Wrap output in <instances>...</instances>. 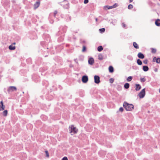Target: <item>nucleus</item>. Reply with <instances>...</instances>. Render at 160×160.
<instances>
[{"label":"nucleus","mask_w":160,"mask_h":160,"mask_svg":"<svg viewBox=\"0 0 160 160\" xmlns=\"http://www.w3.org/2000/svg\"><path fill=\"white\" fill-rule=\"evenodd\" d=\"M155 25L158 26H160V19H158L155 22Z\"/></svg>","instance_id":"nucleus-12"},{"label":"nucleus","mask_w":160,"mask_h":160,"mask_svg":"<svg viewBox=\"0 0 160 160\" xmlns=\"http://www.w3.org/2000/svg\"><path fill=\"white\" fill-rule=\"evenodd\" d=\"M152 50V53H155L156 52V50L155 49L153 48H151Z\"/></svg>","instance_id":"nucleus-26"},{"label":"nucleus","mask_w":160,"mask_h":160,"mask_svg":"<svg viewBox=\"0 0 160 160\" xmlns=\"http://www.w3.org/2000/svg\"><path fill=\"white\" fill-rule=\"evenodd\" d=\"M133 0H129V2L130 3L132 2L133 1Z\"/></svg>","instance_id":"nucleus-41"},{"label":"nucleus","mask_w":160,"mask_h":160,"mask_svg":"<svg viewBox=\"0 0 160 160\" xmlns=\"http://www.w3.org/2000/svg\"><path fill=\"white\" fill-rule=\"evenodd\" d=\"M137 62L138 65H141L142 64V62L140 59L137 60Z\"/></svg>","instance_id":"nucleus-18"},{"label":"nucleus","mask_w":160,"mask_h":160,"mask_svg":"<svg viewBox=\"0 0 160 160\" xmlns=\"http://www.w3.org/2000/svg\"><path fill=\"white\" fill-rule=\"evenodd\" d=\"M123 107L127 111H132L134 108V106L132 104H129L126 102H124Z\"/></svg>","instance_id":"nucleus-1"},{"label":"nucleus","mask_w":160,"mask_h":160,"mask_svg":"<svg viewBox=\"0 0 160 160\" xmlns=\"http://www.w3.org/2000/svg\"><path fill=\"white\" fill-rule=\"evenodd\" d=\"M109 72H111L112 73L114 71V69L112 66H110L109 67Z\"/></svg>","instance_id":"nucleus-15"},{"label":"nucleus","mask_w":160,"mask_h":160,"mask_svg":"<svg viewBox=\"0 0 160 160\" xmlns=\"http://www.w3.org/2000/svg\"><path fill=\"white\" fill-rule=\"evenodd\" d=\"M123 111V108L122 107H120L119 110V111L121 112H122Z\"/></svg>","instance_id":"nucleus-32"},{"label":"nucleus","mask_w":160,"mask_h":160,"mask_svg":"<svg viewBox=\"0 0 160 160\" xmlns=\"http://www.w3.org/2000/svg\"><path fill=\"white\" fill-rule=\"evenodd\" d=\"M159 92L160 93V88L159 90Z\"/></svg>","instance_id":"nucleus-48"},{"label":"nucleus","mask_w":160,"mask_h":160,"mask_svg":"<svg viewBox=\"0 0 160 160\" xmlns=\"http://www.w3.org/2000/svg\"><path fill=\"white\" fill-rule=\"evenodd\" d=\"M88 2V0H84V4H87Z\"/></svg>","instance_id":"nucleus-35"},{"label":"nucleus","mask_w":160,"mask_h":160,"mask_svg":"<svg viewBox=\"0 0 160 160\" xmlns=\"http://www.w3.org/2000/svg\"><path fill=\"white\" fill-rule=\"evenodd\" d=\"M146 79L145 78H141L140 81L141 82H144L146 81Z\"/></svg>","instance_id":"nucleus-27"},{"label":"nucleus","mask_w":160,"mask_h":160,"mask_svg":"<svg viewBox=\"0 0 160 160\" xmlns=\"http://www.w3.org/2000/svg\"><path fill=\"white\" fill-rule=\"evenodd\" d=\"M142 69L144 72H147L149 70L148 67L147 66H143Z\"/></svg>","instance_id":"nucleus-13"},{"label":"nucleus","mask_w":160,"mask_h":160,"mask_svg":"<svg viewBox=\"0 0 160 160\" xmlns=\"http://www.w3.org/2000/svg\"><path fill=\"white\" fill-rule=\"evenodd\" d=\"M69 128L71 133H73V134H76L78 131V129L75 127L73 125H72L71 126H69Z\"/></svg>","instance_id":"nucleus-2"},{"label":"nucleus","mask_w":160,"mask_h":160,"mask_svg":"<svg viewBox=\"0 0 160 160\" xmlns=\"http://www.w3.org/2000/svg\"><path fill=\"white\" fill-rule=\"evenodd\" d=\"M145 88L142 89L139 93L138 95L140 98H142L144 97L145 95Z\"/></svg>","instance_id":"nucleus-3"},{"label":"nucleus","mask_w":160,"mask_h":160,"mask_svg":"<svg viewBox=\"0 0 160 160\" xmlns=\"http://www.w3.org/2000/svg\"><path fill=\"white\" fill-rule=\"evenodd\" d=\"M13 44H15V42H14V43H13Z\"/></svg>","instance_id":"nucleus-47"},{"label":"nucleus","mask_w":160,"mask_h":160,"mask_svg":"<svg viewBox=\"0 0 160 160\" xmlns=\"http://www.w3.org/2000/svg\"><path fill=\"white\" fill-rule=\"evenodd\" d=\"M117 6H118V5L116 3H115V4H114L113 5H112L113 8H116V7H117Z\"/></svg>","instance_id":"nucleus-34"},{"label":"nucleus","mask_w":160,"mask_h":160,"mask_svg":"<svg viewBox=\"0 0 160 160\" xmlns=\"http://www.w3.org/2000/svg\"><path fill=\"white\" fill-rule=\"evenodd\" d=\"M86 47L84 46H83V48L82 50V52H84L86 50Z\"/></svg>","instance_id":"nucleus-29"},{"label":"nucleus","mask_w":160,"mask_h":160,"mask_svg":"<svg viewBox=\"0 0 160 160\" xmlns=\"http://www.w3.org/2000/svg\"><path fill=\"white\" fill-rule=\"evenodd\" d=\"M138 56L140 59H143L145 57L144 54L141 52H139L138 54Z\"/></svg>","instance_id":"nucleus-10"},{"label":"nucleus","mask_w":160,"mask_h":160,"mask_svg":"<svg viewBox=\"0 0 160 160\" xmlns=\"http://www.w3.org/2000/svg\"><path fill=\"white\" fill-rule=\"evenodd\" d=\"M5 106L3 105L2 101H1L0 102V111H2L5 109Z\"/></svg>","instance_id":"nucleus-8"},{"label":"nucleus","mask_w":160,"mask_h":160,"mask_svg":"<svg viewBox=\"0 0 160 160\" xmlns=\"http://www.w3.org/2000/svg\"><path fill=\"white\" fill-rule=\"evenodd\" d=\"M97 49L99 52H101L103 50V48L102 46H99L98 47Z\"/></svg>","instance_id":"nucleus-20"},{"label":"nucleus","mask_w":160,"mask_h":160,"mask_svg":"<svg viewBox=\"0 0 160 160\" xmlns=\"http://www.w3.org/2000/svg\"><path fill=\"white\" fill-rule=\"evenodd\" d=\"M160 1V0H159Z\"/></svg>","instance_id":"nucleus-49"},{"label":"nucleus","mask_w":160,"mask_h":160,"mask_svg":"<svg viewBox=\"0 0 160 160\" xmlns=\"http://www.w3.org/2000/svg\"><path fill=\"white\" fill-rule=\"evenodd\" d=\"M156 62L157 63H160V58H156L155 57H154L153 59V60H155Z\"/></svg>","instance_id":"nucleus-14"},{"label":"nucleus","mask_w":160,"mask_h":160,"mask_svg":"<svg viewBox=\"0 0 160 160\" xmlns=\"http://www.w3.org/2000/svg\"><path fill=\"white\" fill-rule=\"evenodd\" d=\"M17 90V88L15 86H10L8 87L7 91L9 93L14 91H16Z\"/></svg>","instance_id":"nucleus-4"},{"label":"nucleus","mask_w":160,"mask_h":160,"mask_svg":"<svg viewBox=\"0 0 160 160\" xmlns=\"http://www.w3.org/2000/svg\"><path fill=\"white\" fill-rule=\"evenodd\" d=\"M103 57L102 55L101 54H100L98 56V59L100 60H102L103 59Z\"/></svg>","instance_id":"nucleus-22"},{"label":"nucleus","mask_w":160,"mask_h":160,"mask_svg":"<svg viewBox=\"0 0 160 160\" xmlns=\"http://www.w3.org/2000/svg\"><path fill=\"white\" fill-rule=\"evenodd\" d=\"M95 20H96V21H98V19H97V18H95Z\"/></svg>","instance_id":"nucleus-45"},{"label":"nucleus","mask_w":160,"mask_h":160,"mask_svg":"<svg viewBox=\"0 0 160 160\" xmlns=\"http://www.w3.org/2000/svg\"><path fill=\"white\" fill-rule=\"evenodd\" d=\"M45 153H46L47 157H48L49 156V154L48 153V151H45Z\"/></svg>","instance_id":"nucleus-33"},{"label":"nucleus","mask_w":160,"mask_h":160,"mask_svg":"<svg viewBox=\"0 0 160 160\" xmlns=\"http://www.w3.org/2000/svg\"><path fill=\"white\" fill-rule=\"evenodd\" d=\"M67 3L66 4V5L68 6V2L67 1Z\"/></svg>","instance_id":"nucleus-44"},{"label":"nucleus","mask_w":160,"mask_h":160,"mask_svg":"<svg viewBox=\"0 0 160 160\" xmlns=\"http://www.w3.org/2000/svg\"><path fill=\"white\" fill-rule=\"evenodd\" d=\"M70 67H73V65H70Z\"/></svg>","instance_id":"nucleus-42"},{"label":"nucleus","mask_w":160,"mask_h":160,"mask_svg":"<svg viewBox=\"0 0 160 160\" xmlns=\"http://www.w3.org/2000/svg\"><path fill=\"white\" fill-rule=\"evenodd\" d=\"M133 46L136 49H138L139 47L138 45L135 42H134L133 43Z\"/></svg>","instance_id":"nucleus-16"},{"label":"nucleus","mask_w":160,"mask_h":160,"mask_svg":"<svg viewBox=\"0 0 160 160\" xmlns=\"http://www.w3.org/2000/svg\"><path fill=\"white\" fill-rule=\"evenodd\" d=\"M8 114V111L7 110H5L2 112L3 115L4 116H6Z\"/></svg>","instance_id":"nucleus-21"},{"label":"nucleus","mask_w":160,"mask_h":160,"mask_svg":"<svg viewBox=\"0 0 160 160\" xmlns=\"http://www.w3.org/2000/svg\"><path fill=\"white\" fill-rule=\"evenodd\" d=\"M136 88L135 90L137 91H139L141 88V86L139 84H136Z\"/></svg>","instance_id":"nucleus-11"},{"label":"nucleus","mask_w":160,"mask_h":160,"mask_svg":"<svg viewBox=\"0 0 160 160\" xmlns=\"http://www.w3.org/2000/svg\"><path fill=\"white\" fill-rule=\"evenodd\" d=\"M108 5H107V6H104V10H108V9H110L109 8H108Z\"/></svg>","instance_id":"nucleus-30"},{"label":"nucleus","mask_w":160,"mask_h":160,"mask_svg":"<svg viewBox=\"0 0 160 160\" xmlns=\"http://www.w3.org/2000/svg\"><path fill=\"white\" fill-rule=\"evenodd\" d=\"M132 79V76L128 77L127 79V81L128 82L131 81Z\"/></svg>","instance_id":"nucleus-23"},{"label":"nucleus","mask_w":160,"mask_h":160,"mask_svg":"<svg viewBox=\"0 0 160 160\" xmlns=\"http://www.w3.org/2000/svg\"><path fill=\"white\" fill-rule=\"evenodd\" d=\"M40 5V1L38 0V1H37L34 5V9H36L38 8Z\"/></svg>","instance_id":"nucleus-7"},{"label":"nucleus","mask_w":160,"mask_h":160,"mask_svg":"<svg viewBox=\"0 0 160 160\" xmlns=\"http://www.w3.org/2000/svg\"><path fill=\"white\" fill-rule=\"evenodd\" d=\"M88 80V77L87 75L83 76L82 78V82L84 83L87 82Z\"/></svg>","instance_id":"nucleus-6"},{"label":"nucleus","mask_w":160,"mask_h":160,"mask_svg":"<svg viewBox=\"0 0 160 160\" xmlns=\"http://www.w3.org/2000/svg\"><path fill=\"white\" fill-rule=\"evenodd\" d=\"M62 160H68V159L67 157H64L62 158Z\"/></svg>","instance_id":"nucleus-36"},{"label":"nucleus","mask_w":160,"mask_h":160,"mask_svg":"<svg viewBox=\"0 0 160 160\" xmlns=\"http://www.w3.org/2000/svg\"><path fill=\"white\" fill-rule=\"evenodd\" d=\"M8 48L10 50H14L15 49V46L10 45L9 46Z\"/></svg>","instance_id":"nucleus-17"},{"label":"nucleus","mask_w":160,"mask_h":160,"mask_svg":"<svg viewBox=\"0 0 160 160\" xmlns=\"http://www.w3.org/2000/svg\"><path fill=\"white\" fill-rule=\"evenodd\" d=\"M130 86V85L129 83H126L124 85V88L125 89H128L129 88Z\"/></svg>","instance_id":"nucleus-19"},{"label":"nucleus","mask_w":160,"mask_h":160,"mask_svg":"<svg viewBox=\"0 0 160 160\" xmlns=\"http://www.w3.org/2000/svg\"><path fill=\"white\" fill-rule=\"evenodd\" d=\"M94 62V60L93 58L92 57L90 58L88 60V63L89 64L92 65L93 64Z\"/></svg>","instance_id":"nucleus-9"},{"label":"nucleus","mask_w":160,"mask_h":160,"mask_svg":"<svg viewBox=\"0 0 160 160\" xmlns=\"http://www.w3.org/2000/svg\"><path fill=\"white\" fill-rule=\"evenodd\" d=\"M82 42H83V43H85V41H82Z\"/></svg>","instance_id":"nucleus-46"},{"label":"nucleus","mask_w":160,"mask_h":160,"mask_svg":"<svg viewBox=\"0 0 160 160\" xmlns=\"http://www.w3.org/2000/svg\"><path fill=\"white\" fill-rule=\"evenodd\" d=\"M74 60L75 62L76 63H78V62H77V59H74Z\"/></svg>","instance_id":"nucleus-40"},{"label":"nucleus","mask_w":160,"mask_h":160,"mask_svg":"<svg viewBox=\"0 0 160 160\" xmlns=\"http://www.w3.org/2000/svg\"><path fill=\"white\" fill-rule=\"evenodd\" d=\"M133 8V6L131 4H129L128 5V8L129 9H132V8Z\"/></svg>","instance_id":"nucleus-25"},{"label":"nucleus","mask_w":160,"mask_h":160,"mask_svg":"<svg viewBox=\"0 0 160 160\" xmlns=\"http://www.w3.org/2000/svg\"><path fill=\"white\" fill-rule=\"evenodd\" d=\"M94 80L95 83L96 84H98L100 82V77L98 76H94Z\"/></svg>","instance_id":"nucleus-5"},{"label":"nucleus","mask_w":160,"mask_h":160,"mask_svg":"<svg viewBox=\"0 0 160 160\" xmlns=\"http://www.w3.org/2000/svg\"><path fill=\"white\" fill-rule=\"evenodd\" d=\"M148 60L147 59H146L143 61V62L145 64H147L148 63Z\"/></svg>","instance_id":"nucleus-31"},{"label":"nucleus","mask_w":160,"mask_h":160,"mask_svg":"<svg viewBox=\"0 0 160 160\" xmlns=\"http://www.w3.org/2000/svg\"><path fill=\"white\" fill-rule=\"evenodd\" d=\"M105 29L104 28H100L99 29V31L101 33H103L105 31Z\"/></svg>","instance_id":"nucleus-24"},{"label":"nucleus","mask_w":160,"mask_h":160,"mask_svg":"<svg viewBox=\"0 0 160 160\" xmlns=\"http://www.w3.org/2000/svg\"><path fill=\"white\" fill-rule=\"evenodd\" d=\"M154 71H155V72H157V69H155Z\"/></svg>","instance_id":"nucleus-43"},{"label":"nucleus","mask_w":160,"mask_h":160,"mask_svg":"<svg viewBox=\"0 0 160 160\" xmlns=\"http://www.w3.org/2000/svg\"><path fill=\"white\" fill-rule=\"evenodd\" d=\"M122 25L123 28H125L126 26V25L124 23H122Z\"/></svg>","instance_id":"nucleus-38"},{"label":"nucleus","mask_w":160,"mask_h":160,"mask_svg":"<svg viewBox=\"0 0 160 160\" xmlns=\"http://www.w3.org/2000/svg\"><path fill=\"white\" fill-rule=\"evenodd\" d=\"M108 7H109L108 8L109 9H111L113 8L112 6H108Z\"/></svg>","instance_id":"nucleus-39"},{"label":"nucleus","mask_w":160,"mask_h":160,"mask_svg":"<svg viewBox=\"0 0 160 160\" xmlns=\"http://www.w3.org/2000/svg\"><path fill=\"white\" fill-rule=\"evenodd\" d=\"M114 81V79L113 78H111L109 79V82L110 83H112Z\"/></svg>","instance_id":"nucleus-28"},{"label":"nucleus","mask_w":160,"mask_h":160,"mask_svg":"<svg viewBox=\"0 0 160 160\" xmlns=\"http://www.w3.org/2000/svg\"><path fill=\"white\" fill-rule=\"evenodd\" d=\"M57 12H58L57 11H54V17H55V15L57 13Z\"/></svg>","instance_id":"nucleus-37"}]
</instances>
